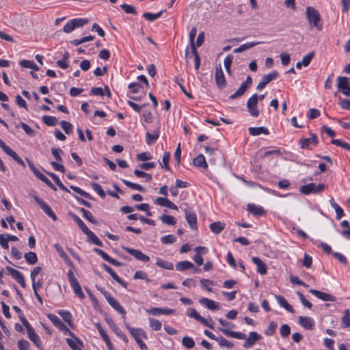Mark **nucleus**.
Instances as JSON below:
<instances>
[{
    "label": "nucleus",
    "mask_w": 350,
    "mask_h": 350,
    "mask_svg": "<svg viewBox=\"0 0 350 350\" xmlns=\"http://www.w3.org/2000/svg\"><path fill=\"white\" fill-rule=\"evenodd\" d=\"M69 215L74 219V221L77 223L78 226L81 228V230L85 233L89 228L86 226L84 222L75 214L70 213Z\"/></svg>",
    "instance_id": "32"
},
{
    "label": "nucleus",
    "mask_w": 350,
    "mask_h": 350,
    "mask_svg": "<svg viewBox=\"0 0 350 350\" xmlns=\"http://www.w3.org/2000/svg\"><path fill=\"white\" fill-rule=\"evenodd\" d=\"M215 341H217L219 345L221 347H233V343H232L231 342L228 341V340H226V338H223V337H217V338L215 339Z\"/></svg>",
    "instance_id": "63"
},
{
    "label": "nucleus",
    "mask_w": 350,
    "mask_h": 350,
    "mask_svg": "<svg viewBox=\"0 0 350 350\" xmlns=\"http://www.w3.org/2000/svg\"><path fill=\"white\" fill-rule=\"evenodd\" d=\"M28 165L31 170L32 171L33 174L39 179L41 180L42 177L44 176L43 174H42L32 163L31 161H30L29 159H27Z\"/></svg>",
    "instance_id": "49"
},
{
    "label": "nucleus",
    "mask_w": 350,
    "mask_h": 350,
    "mask_svg": "<svg viewBox=\"0 0 350 350\" xmlns=\"http://www.w3.org/2000/svg\"><path fill=\"white\" fill-rule=\"evenodd\" d=\"M252 261L256 265L258 272L261 275L267 273V265L258 257H252Z\"/></svg>",
    "instance_id": "20"
},
{
    "label": "nucleus",
    "mask_w": 350,
    "mask_h": 350,
    "mask_svg": "<svg viewBox=\"0 0 350 350\" xmlns=\"http://www.w3.org/2000/svg\"><path fill=\"white\" fill-rule=\"evenodd\" d=\"M19 64L22 67L27 68H31L36 71H38L39 70V68L38 67V66L33 61L23 59L20 62Z\"/></svg>",
    "instance_id": "38"
},
{
    "label": "nucleus",
    "mask_w": 350,
    "mask_h": 350,
    "mask_svg": "<svg viewBox=\"0 0 350 350\" xmlns=\"http://www.w3.org/2000/svg\"><path fill=\"white\" fill-rule=\"evenodd\" d=\"M156 265L167 270H172L174 268L172 262L161 258H157Z\"/></svg>",
    "instance_id": "34"
},
{
    "label": "nucleus",
    "mask_w": 350,
    "mask_h": 350,
    "mask_svg": "<svg viewBox=\"0 0 350 350\" xmlns=\"http://www.w3.org/2000/svg\"><path fill=\"white\" fill-rule=\"evenodd\" d=\"M185 217L186 220L192 230L197 229V217L195 213L190 212L188 210H185Z\"/></svg>",
    "instance_id": "16"
},
{
    "label": "nucleus",
    "mask_w": 350,
    "mask_h": 350,
    "mask_svg": "<svg viewBox=\"0 0 350 350\" xmlns=\"http://www.w3.org/2000/svg\"><path fill=\"white\" fill-rule=\"evenodd\" d=\"M258 102V95L257 94H253L247 102V109L250 116L252 117H257L259 116V110L257 108Z\"/></svg>",
    "instance_id": "4"
},
{
    "label": "nucleus",
    "mask_w": 350,
    "mask_h": 350,
    "mask_svg": "<svg viewBox=\"0 0 350 350\" xmlns=\"http://www.w3.org/2000/svg\"><path fill=\"white\" fill-rule=\"evenodd\" d=\"M154 202L163 207H167L173 210H178V206L165 198L159 197L156 198Z\"/></svg>",
    "instance_id": "17"
},
{
    "label": "nucleus",
    "mask_w": 350,
    "mask_h": 350,
    "mask_svg": "<svg viewBox=\"0 0 350 350\" xmlns=\"http://www.w3.org/2000/svg\"><path fill=\"white\" fill-rule=\"evenodd\" d=\"M199 302L202 306H204L206 308L211 310H216L219 309V303L215 302V301L203 297L200 299Z\"/></svg>",
    "instance_id": "15"
},
{
    "label": "nucleus",
    "mask_w": 350,
    "mask_h": 350,
    "mask_svg": "<svg viewBox=\"0 0 350 350\" xmlns=\"http://www.w3.org/2000/svg\"><path fill=\"white\" fill-rule=\"evenodd\" d=\"M275 299L280 305L291 313L295 312L293 308L287 302V301L281 295H276Z\"/></svg>",
    "instance_id": "27"
},
{
    "label": "nucleus",
    "mask_w": 350,
    "mask_h": 350,
    "mask_svg": "<svg viewBox=\"0 0 350 350\" xmlns=\"http://www.w3.org/2000/svg\"><path fill=\"white\" fill-rule=\"evenodd\" d=\"M261 336L256 332H251L249 334V337L246 339L243 343V347L249 348L253 346L255 342L259 340Z\"/></svg>",
    "instance_id": "18"
},
{
    "label": "nucleus",
    "mask_w": 350,
    "mask_h": 350,
    "mask_svg": "<svg viewBox=\"0 0 350 350\" xmlns=\"http://www.w3.org/2000/svg\"><path fill=\"white\" fill-rule=\"evenodd\" d=\"M247 211L252 213L254 215L261 216L265 214V211L262 206H256L254 204H249L247 205Z\"/></svg>",
    "instance_id": "22"
},
{
    "label": "nucleus",
    "mask_w": 350,
    "mask_h": 350,
    "mask_svg": "<svg viewBox=\"0 0 350 350\" xmlns=\"http://www.w3.org/2000/svg\"><path fill=\"white\" fill-rule=\"evenodd\" d=\"M73 24L75 29L81 27L88 23V19L79 18L70 20Z\"/></svg>",
    "instance_id": "43"
},
{
    "label": "nucleus",
    "mask_w": 350,
    "mask_h": 350,
    "mask_svg": "<svg viewBox=\"0 0 350 350\" xmlns=\"http://www.w3.org/2000/svg\"><path fill=\"white\" fill-rule=\"evenodd\" d=\"M105 297L107 299L109 304L119 313L124 315L123 318L125 319L126 310L120 304V303L115 299L109 293L105 292Z\"/></svg>",
    "instance_id": "7"
},
{
    "label": "nucleus",
    "mask_w": 350,
    "mask_h": 350,
    "mask_svg": "<svg viewBox=\"0 0 350 350\" xmlns=\"http://www.w3.org/2000/svg\"><path fill=\"white\" fill-rule=\"evenodd\" d=\"M163 13V10H162L158 13H156V14H152L150 12H144L143 14V17H144L148 21H154L157 20V18H159V17H161V16L162 15Z\"/></svg>",
    "instance_id": "44"
},
{
    "label": "nucleus",
    "mask_w": 350,
    "mask_h": 350,
    "mask_svg": "<svg viewBox=\"0 0 350 350\" xmlns=\"http://www.w3.org/2000/svg\"><path fill=\"white\" fill-rule=\"evenodd\" d=\"M160 220L166 224L174 226L176 224L175 218L171 215H163L160 217Z\"/></svg>",
    "instance_id": "50"
},
{
    "label": "nucleus",
    "mask_w": 350,
    "mask_h": 350,
    "mask_svg": "<svg viewBox=\"0 0 350 350\" xmlns=\"http://www.w3.org/2000/svg\"><path fill=\"white\" fill-rule=\"evenodd\" d=\"M306 16L310 29L315 27L319 31L322 29L323 24L321 22V16L316 9L312 7H308L306 8Z\"/></svg>",
    "instance_id": "1"
},
{
    "label": "nucleus",
    "mask_w": 350,
    "mask_h": 350,
    "mask_svg": "<svg viewBox=\"0 0 350 350\" xmlns=\"http://www.w3.org/2000/svg\"><path fill=\"white\" fill-rule=\"evenodd\" d=\"M182 344L184 347L189 349H191L195 346L194 340L189 336H184L182 338Z\"/></svg>",
    "instance_id": "53"
},
{
    "label": "nucleus",
    "mask_w": 350,
    "mask_h": 350,
    "mask_svg": "<svg viewBox=\"0 0 350 350\" xmlns=\"http://www.w3.org/2000/svg\"><path fill=\"white\" fill-rule=\"evenodd\" d=\"M247 88H248L246 85L242 83L239 89L234 94L230 95V98L234 99L242 96L247 90Z\"/></svg>",
    "instance_id": "45"
},
{
    "label": "nucleus",
    "mask_w": 350,
    "mask_h": 350,
    "mask_svg": "<svg viewBox=\"0 0 350 350\" xmlns=\"http://www.w3.org/2000/svg\"><path fill=\"white\" fill-rule=\"evenodd\" d=\"M146 312L152 315H170L174 313V310L170 308H152L150 309H147Z\"/></svg>",
    "instance_id": "14"
},
{
    "label": "nucleus",
    "mask_w": 350,
    "mask_h": 350,
    "mask_svg": "<svg viewBox=\"0 0 350 350\" xmlns=\"http://www.w3.org/2000/svg\"><path fill=\"white\" fill-rule=\"evenodd\" d=\"M299 323L307 330L312 329L314 325V321L308 317H299Z\"/></svg>",
    "instance_id": "19"
},
{
    "label": "nucleus",
    "mask_w": 350,
    "mask_h": 350,
    "mask_svg": "<svg viewBox=\"0 0 350 350\" xmlns=\"http://www.w3.org/2000/svg\"><path fill=\"white\" fill-rule=\"evenodd\" d=\"M325 189L324 184H319L316 185L314 183H311L308 185H304L300 187L299 191L304 195H309L310 193H319L323 191Z\"/></svg>",
    "instance_id": "3"
},
{
    "label": "nucleus",
    "mask_w": 350,
    "mask_h": 350,
    "mask_svg": "<svg viewBox=\"0 0 350 350\" xmlns=\"http://www.w3.org/2000/svg\"><path fill=\"white\" fill-rule=\"evenodd\" d=\"M215 82L220 89L224 88L226 85V81L221 66H217L215 69Z\"/></svg>",
    "instance_id": "12"
},
{
    "label": "nucleus",
    "mask_w": 350,
    "mask_h": 350,
    "mask_svg": "<svg viewBox=\"0 0 350 350\" xmlns=\"http://www.w3.org/2000/svg\"><path fill=\"white\" fill-rule=\"evenodd\" d=\"M72 289H73V291L75 292V293L81 299H83L85 297V295L83 294V291H82V289H81V287L79 284V283L78 282V281L75 282H73L72 284H70Z\"/></svg>",
    "instance_id": "37"
},
{
    "label": "nucleus",
    "mask_w": 350,
    "mask_h": 350,
    "mask_svg": "<svg viewBox=\"0 0 350 350\" xmlns=\"http://www.w3.org/2000/svg\"><path fill=\"white\" fill-rule=\"evenodd\" d=\"M291 333V328L288 325L283 324L280 329V334L282 338H286Z\"/></svg>",
    "instance_id": "58"
},
{
    "label": "nucleus",
    "mask_w": 350,
    "mask_h": 350,
    "mask_svg": "<svg viewBox=\"0 0 350 350\" xmlns=\"http://www.w3.org/2000/svg\"><path fill=\"white\" fill-rule=\"evenodd\" d=\"M314 51H312V52L308 53L306 55H305L303 57L302 60L301 61V64H303L304 66H306V67L308 66L310 64V63L311 60L312 59V58L314 57Z\"/></svg>",
    "instance_id": "60"
},
{
    "label": "nucleus",
    "mask_w": 350,
    "mask_h": 350,
    "mask_svg": "<svg viewBox=\"0 0 350 350\" xmlns=\"http://www.w3.org/2000/svg\"><path fill=\"white\" fill-rule=\"evenodd\" d=\"M187 315L190 318H193L196 321H199L205 326L208 327L211 329H213V325L210 323L206 319L201 317L194 308H189L187 310Z\"/></svg>",
    "instance_id": "8"
},
{
    "label": "nucleus",
    "mask_w": 350,
    "mask_h": 350,
    "mask_svg": "<svg viewBox=\"0 0 350 350\" xmlns=\"http://www.w3.org/2000/svg\"><path fill=\"white\" fill-rule=\"evenodd\" d=\"M126 327L128 329L131 334L135 338L136 342L139 345L142 350L147 349L146 345L142 340L140 337L146 338L145 332L141 328H133L129 326V323L125 324Z\"/></svg>",
    "instance_id": "2"
},
{
    "label": "nucleus",
    "mask_w": 350,
    "mask_h": 350,
    "mask_svg": "<svg viewBox=\"0 0 350 350\" xmlns=\"http://www.w3.org/2000/svg\"><path fill=\"white\" fill-rule=\"evenodd\" d=\"M7 271L9 272V273L11 275V276L23 287H26V284L25 282V279L22 273L10 267H6L5 268Z\"/></svg>",
    "instance_id": "10"
},
{
    "label": "nucleus",
    "mask_w": 350,
    "mask_h": 350,
    "mask_svg": "<svg viewBox=\"0 0 350 350\" xmlns=\"http://www.w3.org/2000/svg\"><path fill=\"white\" fill-rule=\"evenodd\" d=\"M101 267L105 270V271H107L112 277V278L115 281L119 279V276L116 274V273L113 270L111 267H110L109 266L105 263H103L101 265Z\"/></svg>",
    "instance_id": "55"
},
{
    "label": "nucleus",
    "mask_w": 350,
    "mask_h": 350,
    "mask_svg": "<svg viewBox=\"0 0 350 350\" xmlns=\"http://www.w3.org/2000/svg\"><path fill=\"white\" fill-rule=\"evenodd\" d=\"M193 164L198 167H202L204 169L208 168V165L206 161L205 157L202 154L198 155L196 158L193 159Z\"/></svg>",
    "instance_id": "24"
},
{
    "label": "nucleus",
    "mask_w": 350,
    "mask_h": 350,
    "mask_svg": "<svg viewBox=\"0 0 350 350\" xmlns=\"http://www.w3.org/2000/svg\"><path fill=\"white\" fill-rule=\"evenodd\" d=\"M66 342L72 350H82L83 343L78 338H67Z\"/></svg>",
    "instance_id": "23"
},
{
    "label": "nucleus",
    "mask_w": 350,
    "mask_h": 350,
    "mask_svg": "<svg viewBox=\"0 0 350 350\" xmlns=\"http://www.w3.org/2000/svg\"><path fill=\"white\" fill-rule=\"evenodd\" d=\"M349 86V79L347 77H339L338 78L337 88L339 90H342L346 87Z\"/></svg>",
    "instance_id": "31"
},
{
    "label": "nucleus",
    "mask_w": 350,
    "mask_h": 350,
    "mask_svg": "<svg viewBox=\"0 0 350 350\" xmlns=\"http://www.w3.org/2000/svg\"><path fill=\"white\" fill-rule=\"evenodd\" d=\"M85 234L88 237L90 241H91L93 243L96 244L98 246H103L102 242L100 239L96 237V235L92 232L90 229H88Z\"/></svg>",
    "instance_id": "33"
},
{
    "label": "nucleus",
    "mask_w": 350,
    "mask_h": 350,
    "mask_svg": "<svg viewBox=\"0 0 350 350\" xmlns=\"http://www.w3.org/2000/svg\"><path fill=\"white\" fill-rule=\"evenodd\" d=\"M122 183L131 189L137 190L141 192L145 191V189L143 187H142L140 185L131 183V182H130L127 180H124V179L122 180Z\"/></svg>",
    "instance_id": "42"
},
{
    "label": "nucleus",
    "mask_w": 350,
    "mask_h": 350,
    "mask_svg": "<svg viewBox=\"0 0 350 350\" xmlns=\"http://www.w3.org/2000/svg\"><path fill=\"white\" fill-rule=\"evenodd\" d=\"M0 147L8 155L10 156L19 165L23 167L25 166L24 161L19 157V156L16 153V152L11 149L8 146H7L5 144V142L1 139Z\"/></svg>",
    "instance_id": "6"
},
{
    "label": "nucleus",
    "mask_w": 350,
    "mask_h": 350,
    "mask_svg": "<svg viewBox=\"0 0 350 350\" xmlns=\"http://www.w3.org/2000/svg\"><path fill=\"white\" fill-rule=\"evenodd\" d=\"M259 43H260L259 42H247V43L243 44L241 45L239 47L234 49L233 50V52L234 53H241L243 51H245L247 49L252 48L253 46H256Z\"/></svg>",
    "instance_id": "29"
},
{
    "label": "nucleus",
    "mask_w": 350,
    "mask_h": 350,
    "mask_svg": "<svg viewBox=\"0 0 350 350\" xmlns=\"http://www.w3.org/2000/svg\"><path fill=\"white\" fill-rule=\"evenodd\" d=\"M277 327V324L274 321H271L265 331V334L266 336H271L274 334L275 328Z\"/></svg>",
    "instance_id": "61"
},
{
    "label": "nucleus",
    "mask_w": 350,
    "mask_h": 350,
    "mask_svg": "<svg viewBox=\"0 0 350 350\" xmlns=\"http://www.w3.org/2000/svg\"><path fill=\"white\" fill-rule=\"evenodd\" d=\"M248 131L249 133L252 136H257L261 134L268 135L269 133L268 129L264 126L250 127Z\"/></svg>",
    "instance_id": "25"
},
{
    "label": "nucleus",
    "mask_w": 350,
    "mask_h": 350,
    "mask_svg": "<svg viewBox=\"0 0 350 350\" xmlns=\"http://www.w3.org/2000/svg\"><path fill=\"white\" fill-rule=\"evenodd\" d=\"M122 248H123L124 250L127 252L131 255L133 256L137 260H141L142 262H148L150 260L149 256H148L147 255L143 254L139 250L132 249V248H129V247H123Z\"/></svg>",
    "instance_id": "11"
},
{
    "label": "nucleus",
    "mask_w": 350,
    "mask_h": 350,
    "mask_svg": "<svg viewBox=\"0 0 350 350\" xmlns=\"http://www.w3.org/2000/svg\"><path fill=\"white\" fill-rule=\"evenodd\" d=\"M159 137V131L155 130L152 133L147 132L146 133V142L148 145H151L154 143Z\"/></svg>",
    "instance_id": "26"
},
{
    "label": "nucleus",
    "mask_w": 350,
    "mask_h": 350,
    "mask_svg": "<svg viewBox=\"0 0 350 350\" xmlns=\"http://www.w3.org/2000/svg\"><path fill=\"white\" fill-rule=\"evenodd\" d=\"M176 237L172 234H168L164 237H162L161 239V243L163 244H170L173 243L176 241Z\"/></svg>",
    "instance_id": "64"
},
{
    "label": "nucleus",
    "mask_w": 350,
    "mask_h": 350,
    "mask_svg": "<svg viewBox=\"0 0 350 350\" xmlns=\"http://www.w3.org/2000/svg\"><path fill=\"white\" fill-rule=\"evenodd\" d=\"M278 76L279 73L277 71L274 70L267 75H264L261 79L264 81L267 84H268L273 80L276 79L278 77Z\"/></svg>",
    "instance_id": "40"
},
{
    "label": "nucleus",
    "mask_w": 350,
    "mask_h": 350,
    "mask_svg": "<svg viewBox=\"0 0 350 350\" xmlns=\"http://www.w3.org/2000/svg\"><path fill=\"white\" fill-rule=\"evenodd\" d=\"M232 61H233V55H230V54L228 55L224 61L226 70L229 75H231L230 66L232 63Z\"/></svg>",
    "instance_id": "46"
},
{
    "label": "nucleus",
    "mask_w": 350,
    "mask_h": 350,
    "mask_svg": "<svg viewBox=\"0 0 350 350\" xmlns=\"http://www.w3.org/2000/svg\"><path fill=\"white\" fill-rule=\"evenodd\" d=\"M91 186H92V189L98 194V196L100 198H105V193L103 191V189H102V187L99 184L94 182V183H91Z\"/></svg>",
    "instance_id": "51"
},
{
    "label": "nucleus",
    "mask_w": 350,
    "mask_h": 350,
    "mask_svg": "<svg viewBox=\"0 0 350 350\" xmlns=\"http://www.w3.org/2000/svg\"><path fill=\"white\" fill-rule=\"evenodd\" d=\"M193 267H194L193 264L187 260L179 262L176 265V269L180 271H184L185 270H187L189 269H191Z\"/></svg>",
    "instance_id": "30"
},
{
    "label": "nucleus",
    "mask_w": 350,
    "mask_h": 350,
    "mask_svg": "<svg viewBox=\"0 0 350 350\" xmlns=\"http://www.w3.org/2000/svg\"><path fill=\"white\" fill-rule=\"evenodd\" d=\"M42 120V122L48 126H55L57 122L55 117L51 116H43Z\"/></svg>",
    "instance_id": "47"
},
{
    "label": "nucleus",
    "mask_w": 350,
    "mask_h": 350,
    "mask_svg": "<svg viewBox=\"0 0 350 350\" xmlns=\"http://www.w3.org/2000/svg\"><path fill=\"white\" fill-rule=\"evenodd\" d=\"M56 251L58 252L59 255L69 265H72L71 261L70 260L68 256L66 255L63 248L58 244L56 243L54 245Z\"/></svg>",
    "instance_id": "35"
},
{
    "label": "nucleus",
    "mask_w": 350,
    "mask_h": 350,
    "mask_svg": "<svg viewBox=\"0 0 350 350\" xmlns=\"http://www.w3.org/2000/svg\"><path fill=\"white\" fill-rule=\"evenodd\" d=\"M197 29L196 27H192L189 32V42L191 44V51H196V45L194 42V39L196 36Z\"/></svg>",
    "instance_id": "52"
},
{
    "label": "nucleus",
    "mask_w": 350,
    "mask_h": 350,
    "mask_svg": "<svg viewBox=\"0 0 350 350\" xmlns=\"http://www.w3.org/2000/svg\"><path fill=\"white\" fill-rule=\"evenodd\" d=\"M60 124H61L62 129L65 131V133L66 134L69 135L72 133V125L71 123H70L66 120H62Z\"/></svg>",
    "instance_id": "59"
},
{
    "label": "nucleus",
    "mask_w": 350,
    "mask_h": 350,
    "mask_svg": "<svg viewBox=\"0 0 350 350\" xmlns=\"http://www.w3.org/2000/svg\"><path fill=\"white\" fill-rule=\"evenodd\" d=\"M21 126L24 130L25 133L30 136V137H34L36 135V132L33 129H32L29 126H28L27 124L24 122H21Z\"/></svg>",
    "instance_id": "62"
},
{
    "label": "nucleus",
    "mask_w": 350,
    "mask_h": 350,
    "mask_svg": "<svg viewBox=\"0 0 350 350\" xmlns=\"http://www.w3.org/2000/svg\"><path fill=\"white\" fill-rule=\"evenodd\" d=\"M219 329L227 336L241 340L245 338V334L242 332H234L224 328H219Z\"/></svg>",
    "instance_id": "21"
},
{
    "label": "nucleus",
    "mask_w": 350,
    "mask_h": 350,
    "mask_svg": "<svg viewBox=\"0 0 350 350\" xmlns=\"http://www.w3.org/2000/svg\"><path fill=\"white\" fill-rule=\"evenodd\" d=\"M80 212L82 213L83 217L85 219H86L88 221H89L90 222H91L94 224H97L96 219L94 217L92 214L89 211H88L83 208H81Z\"/></svg>",
    "instance_id": "41"
},
{
    "label": "nucleus",
    "mask_w": 350,
    "mask_h": 350,
    "mask_svg": "<svg viewBox=\"0 0 350 350\" xmlns=\"http://www.w3.org/2000/svg\"><path fill=\"white\" fill-rule=\"evenodd\" d=\"M209 227L213 233L218 234L225 228V224L220 221H215L211 224Z\"/></svg>",
    "instance_id": "28"
},
{
    "label": "nucleus",
    "mask_w": 350,
    "mask_h": 350,
    "mask_svg": "<svg viewBox=\"0 0 350 350\" xmlns=\"http://www.w3.org/2000/svg\"><path fill=\"white\" fill-rule=\"evenodd\" d=\"M149 323H150V327L154 331H159L161 329L162 324L157 319H155L153 318H150Z\"/></svg>",
    "instance_id": "48"
},
{
    "label": "nucleus",
    "mask_w": 350,
    "mask_h": 350,
    "mask_svg": "<svg viewBox=\"0 0 350 350\" xmlns=\"http://www.w3.org/2000/svg\"><path fill=\"white\" fill-rule=\"evenodd\" d=\"M341 322L344 328L350 327V311L348 309L344 310V315L341 318Z\"/></svg>",
    "instance_id": "36"
},
{
    "label": "nucleus",
    "mask_w": 350,
    "mask_h": 350,
    "mask_svg": "<svg viewBox=\"0 0 350 350\" xmlns=\"http://www.w3.org/2000/svg\"><path fill=\"white\" fill-rule=\"evenodd\" d=\"M309 292L317 297V298L323 300V301H336L335 297L332 296V295L326 293L321 292L320 291L316 290V289H310Z\"/></svg>",
    "instance_id": "13"
},
{
    "label": "nucleus",
    "mask_w": 350,
    "mask_h": 350,
    "mask_svg": "<svg viewBox=\"0 0 350 350\" xmlns=\"http://www.w3.org/2000/svg\"><path fill=\"white\" fill-rule=\"evenodd\" d=\"M25 260L29 265H34L38 261V258L35 252H29L25 254L24 256Z\"/></svg>",
    "instance_id": "39"
},
{
    "label": "nucleus",
    "mask_w": 350,
    "mask_h": 350,
    "mask_svg": "<svg viewBox=\"0 0 350 350\" xmlns=\"http://www.w3.org/2000/svg\"><path fill=\"white\" fill-rule=\"evenodd\" d=\"M34 201L40 206V208L42 209V211L49 216L50 217L53 221H56L57 219V216L54 213V212L52 211L51 207L44 201H42L41 199H40L37 196L33 195L32 196Z\"/></svg>",
    "instance_id": "5"
},
{
    "label": "nucleus",
    "mask_w": 350,
    "mask_h": 350,
    "mask_svg": "<svg viewBox=\"0 0 350 350\" xmlns=\"http://www.w3.org/2000/svg\"><path fill=\"white\" fill-rule=\"evenodd\" d=\"M134 174L138 178H145L147 181H150L152 180L151 174L141 171L139 170H135Z\"/></svg>",
    "instance_id": "57"
},
{
    "label": "nucleus",
    "mask_w": 350,
    "mask_h": 350,
    "mask_svg": "<svg viewBox=\"0 0 350 350\" xmlns=\"http://www.w3.org/2000/svg\"><path fill=\"white\" fill-rule=\"evenodd\" d=\"M120 8L126 13L135 15L137 14L136 9L134 6L129 4H122Z\"/></svg>",
    "instance_id": "56"
},
{
    "label": "nucleus",
    "mask_w": 350,
    "mask_h": 350,
    "mask_svg": "<svg viewBox=\"0 0 350 350\" xmlns=\"http://www.w3.org/2000/svg\"><path fill=\"white\" fill-rule=\"evenodd\" d=\"M319 142L318 137L316 134L312 133L311 137L309 138H301L299 140V145L302 149H310V145H317Z\"/></svg>",
    "instance_id": "9"
},
{
    "label": "nucleus",
    "mask_w": 350,
    "mask_h": 350,
    "mask_svg": "<svg viewBox=\"0 0 350 350\" xmlns=\"http://www.w3.org/2000/svg\"><path fill=\"white\" fill-rule=\"evenodd\" d=\"M331 143L334 145H336L337 146L341 147L345 150L350 151V145L345 142H343L340 139H332L331 141Z\"/></svg>",
    "instance_id": "54"
}]
</instances>
